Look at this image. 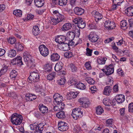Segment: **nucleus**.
Here are the masks:
<instances>
[{
    "mask_svg": "<svg viewBox=\"0 0 133 133\" xmlns=\"http://www.w3.org/2000/svg\"><path fill=\"white\" fill-rule=\"evenodd\" d=\"M23 119L21 115L15 113L11 116V120L13 124L19 125L22 123Z\"/></svg>",
    "mask_w": 133,
    "mask_h": 133,
    "instance_id": "1",
    "label": "nucleus"
},
{
    "mask_svg": "<svg viewBox=\"0 0 133 133\" xmlns=\"http://www.w3.org/2000/svg\"><path fill=\"white\" fill-rule=\"evenodd\" d=\"M83 112L81 111L80 108H76L72 110V116L75 119H77L83 116Z\"/></svg>",
    "mask_w": 133,
    "mask_h": 133,
    "instance_id": "2",
    "label": "nucleus"
},
{
    "mask_svg": "<svg viewBox=\"0 0 133 133\" xmlns=\"http://www.w3.org/2000/svg\"><path fill=\"white\" fill-rule=\"evenodd\" d=\"M39 74L33 71L30 73V75L28 79V81L30 83L32 82H36L39 81Z\"/></svg>",
    "mask_w": 133,
    "mask_h": 133,
    "instance_id": "3",
    "label": "nucleus"
},
{
    "mask_svg": "<svg viewBox=\"0 0 133 133\" xmlns=\"http://www.w3.org/2000/svg\"><path fill=\"white\" fill-rule=\"evenodd\" d=\"M54 98L55 101V103L57 105H61V108L64 107V104L63 102V97L62 96H60L59 94H55L53 96Z\"/></svg>",
    "mask_w": 133,
    "mask_h": 133,
    "instance_id": "4",
    "label": "nucleus"
},
{
    "mask_svg": "<svg viewBox=\"0 0 133 133\" xmlns=\"http://www.w3.org/2000/svg\"><path fill=\"white\" fill-rule=\"evenodd\" d=\"M64 17L63 15L60 14L56 18L51 17V22L52 24H56L60 22L63 21Z\"/></svg>",
    "mask_w": 133,
    "mask_h": 133,
    "instance_id": "5",
    "label": "nucleus"
},
{
    "mask_svg": "<svg viewBox=\"0 0 133 133\" xmlns=\"http://www.w3.org/2000/svg\"><path fill=\"white\" fill-rule=\"evenodd\" d=\"M38 49L40 54L43 56L46 57L49 55V50L45 45L42 44L39 45Z\"/></svg>",
    "mask_w": 133,
    "mask_h": 133,
    "instance_id": "6",
    "label": "nucleus"
},
{
    "mask_svg": "<svg viewBox=\"0 0 133 133\" xmlns=\"http://www.w3.org/2000/svg\"><path fill=\"white\" fill-rule=\"evenodd\" d=\"M99 38V36L95 32H90L89 35L88 37L89 40L92 43L96 42Z\"/></svg>",
    "mask_w": 133,
    "mask_h": 133,
    "instance_id": "7",
    "label": "nucleus"
},
{
    "mask_svg": "<svg viewBox=\"0 0 133 133\" xmlns=\"http://www.w3.org/2000/svg\"><path fill=\"white\" fill-rule=\"evenodd\" d=\"M102 70L107 75H110L114 73V69L113 66L110 65L109 66H106L104 69H102Z\"/></svg>",
    "mask_w": 133,
    "mask_h": 133,
    "instance_id": "8",
    "label": "nucleus"
},
{
    "mask_svg": "<svg viewBox=\"0 0 133 133\" xmlns=\"http://www.w3.org/2000/svg\"><path fill=\"white\" fill-rule=\"evenodd\" d=\"M104 25L105 27L108 30L113 29L115 28V23L113 22H111L109 20L105 21Z\"/></svg>",
    "mask_w": 133,
    "mask_h": 133,
    "instance_id": "9",
    "label": "nucleus"
},
{
    "mask_svg": "<svg viewBox=\"0 0 133 133\" xmlns=\"http://www.w3.org/2000/svg\"><path fill=\"white\" fill-rule=\"evenodd\" d=\"M58 127L59 129L62 131H65L68 129L67 124L64 122H60L58 124Z\"/></svg>",
    "mask_w": 133,
    "mask_h": 133,
    "instance_id": "10",
    "label": "nucleus"
},
{
    "mask_svg": "<svg viewBox=\"0 0 133 133\" xmlns=\"http://www.w3.org/2000/svg\"><path fill=\"white\" fill-rule=\"evenodd\" d=\"M66 40V37L65 36L62 35L56 36L55 37V41L59 44H62Z\"/></svg>",
    "mask_w": 133,
    "mask_h": 133,
    "instance_id": "11",
    "label": "nucleus"
},
{
    "mask_svg": "<svg viewBox=\"0 0 133 133\" xmlns=\"http://www.w3.org/2000/svg\"><path fill=\"white\" fill-rule=\"evenodd\" d=\"M92 14L94 16L95 20L97 22L101 19L103 17L101 14L96 10L93 11L92 12Z\"/></svg>",
    "mask_w": 133,
    "mask_h": 133,
    "instance_id": "12",
    "label": "nucleus"
},
{
    "mask_svg": "<svg viewBox=\"0 0 133 133\" xmlns=\"http://www.w3.org/2000/svg\"><path fill=\"white\" fill-rule=\"evenodd\" d=\"M22 58L20 56H18L13 59L12 62L14 64H17L21 65L23 64L22 60Z\"/></svg>",
    "mask_w": 133,
    "mask_h": 133,
    "instance_id": "13",
    "label": "nucleus"
},
{
    "mask_svg": "<svg viewBox=\"0 0 133 133\" xmlns=\"http://www.w3.org/2000/svg\"><path fill=\"white\" fill-rule=\"evenodd\" d=\"M115 99L118 104L122 103L125 100V96L122 94L117 95L115 97Z\"/></svg>",
    "mask_w": 133,
    "mask_h": 133,
    "instance_id": "14",
    "label": "nucleus"
},
{
    "mask_svg": "<svg viewBox=\"0 0 133 133\" xmlns=\"http://www.w3.org/2000/svg\"><path fill=\"white\" fill-rule=\"evenodd\" d=\"M77 94L76 92L71 91L68 92L67 94V99L69 100L73 99L77 97Z\"/></svg>",
    "mask_w": 133,
    "mask_h": 133,
    "instance_id": "15",
    "label": "nucleus"
},
{
    "mask_svg": "<svg viewBox=\"0 0 133 133\" xmlns=\"http://www.w3.org/2000/svg\"><path fill=\"white\" fill-rule=\"evenodd\" d=\"M74 13L78 15H80L83 14L84 12V10L80 8L75 7L74 9Z\"/></svg>",
    "mask_w": 133,
    "mask_h": 133,
    "instance_id": "16",
    "label": "nucleus"
},
{
    "mask_svg": "<svg viewBox=\"0 0 133 133\" xmlns=\"http://www.w3.org/2000/svg\"><path fill=\"white\" fill-rule=\"evenodd\" d=\"M15 48L18 51H22L24 48V45L19 42H16L15 44Z\"/></svg>",
    "mask_w": 133,
    "mask_h": 133,
    "instance_id": "17",
    "label": "nucleus"
},
{
    "mask_svg": "<svg viewBox=\"0 0 133 133\" xmlns=\"http://www.w3.org/2000/svg\"><path fill=\"white\" fill-rule=\"evenodd\" d=\"M38 107L40 111L42 113H46L48 112V108L43 104H39Z\"/></svg>",
    "mask_w": 133,
    "mask_h": 133,
    "instance_id": "18",
    "label": "nucleus"
},
{
    "mask_svg": "<svg viewBox=\"0 0 133 133\" xmlns=\"http://www.w3.org/2000/svg\"><path fill=\"white\" fill-rule=\"evenodd\" d=\"M26 99L28 101H32L37 98V96L35 95L32 94H27L25 96Z\"/></svg>",
    "mask_w": 133,
    "mask_h": 133,
    "instance_id": "19",
    "label": "nucleus"
},
{
    "mask_svg": "<svg viewBox=\"0 0 133 133\" xmlns=\"http://www.w3.org/2000/svg\"><path fill=\"white\" fill-rule=\"evenodd\" d=\"M71 24L69 23H66L64 24L62 28L63 31H67L71 29L72 27Z\"/></svg>",
    "mask_w": 133,
    "mask_h": 133,
    "instance_id": "20",
    "label": "nucleus"
},
{
    "mask_svg": "<svg viewBox=\"0 0 133 133\" xmlns=\"http://www.w3.org/2000/svg\"><path fill=\"white\" fill-rule=\"evenodd\" d=\"M111 88L110 86H107L105 87L103 91V93L106 95H109L111 92Z\"/></svg>",
    "mask_w": 133,
    "mask_h": 133,
    "instance_id": "21",
    "label": "nucleus"
},
{
    "mask_svg": "<svg viewBox=\"0 0 133 133\" xmlns=\"http://www.w3.org/2000/svg\"><path fill=\"white\" fill-rule=\"evenodd\" d=\"M60 56L57 53L52 54L51 56V60L53 61L58 60L60 58Z\"/></svg>",
    "mask_w": 133,
    "mask_h": 133,
    "instance_id": "22",
    "label": "nucleus"
},
{
    "mask_svg": "<svg viewBox=\"0 0 133 133\" xmlns=\"http://www.w3.org/2000/svg\"><path fill=\"white\" fill-rule=\"evenodd\" d=\"M35 5L38 7H40L43 6L44 3V0H34Z\"/></svg>",
    "mask_w": 133,
    "mask_h": 133,
    "instance_id": "23",
    "label": "nucleus"
},
{
    "mask_svg": "<svg viewBox=\"0 0 133 133\" xmlns=\"http://www.w3.org/2000/svg\"><path fill=\"white\" fill-rule=\"evenodd\" d=\"M60 48L61 49L64 51H67L70 49L69 45L67 43H64L62 44Z\"/></svg>",
    "mask_w": 133,
    "mask_h": 133,
    "instance_id": "24",
    "label": "nucleus"
},
{
    "mask_svg": "<svg viewBox=\"0 0 133 133\" xmlns=\"http://www.w3.org/2000/svg\"><path fill=\"white\" fill-rule=\"evenodd\" d=\"M125 12L128 16H133V5L126 9Z\"/></svg>",
    "mask_w": 133,
    "mask_h": 133,
    "instance_id": "25",
    "label": "nucleus"
},
{
    "mask_svg": "<svg viewBox=\"0 0 133 133\" xmlns=\"http://www.w3.org/2000/svg\"><path fill=\"white\" fill-rule=\"evenodd\" d=\"M63 65V64L61 62L57 63L54 67L55 70V71H58L62 69Z\"/></svg>",
    "mask_w": 133,
    "mask_h": 133,
    "instance_id": "26",
    "label": "nucleus"
},
{
    "mask_svg": "<svg viewBox=\"0 0 133 133\" xmlns=\"http://www.w3.org/2000/svg\"><path fill=\"white\" fill-rule=\"evenodd\" d=\"M28 52H24L23 56L24 61L25 62H27L28 64H29V62L31 61V60H30L31 56L29 55H28Z\"/></svg>",
    "mask_w": 133,
    "mask_h": 133,
    "instance_id": "27",
    "label": "nucleus"
},
{
    "mask_svg": "<svg viewBox=\"0 0 133 133\" xmlns=\"http://www.w3.org/2000/svg\"><path fill=\"white\" fill-rule=\"evenodd\" d=\"M56 116L58 118L60 119H64L66 117L65 112L63 111L57 113L56 114Z\"/></svg>",
    "mask_w": 133,
    "mask_h": 133,
    "instance_id": "28",
    "label": "nucleus"
},
{
    "mask_svg": "<svg viewBox=\"0 0 133 133\" xmlns=\"http://www.w3.org/2000/svg\"><path fill=\"white\" fill-rule=\"evenodd\" d=\"M69 66L72 72H75L78 71V67L76 65L72 63H71L69 64Z\"/></svg>",
    "mask_w": 133,
    "mask_h": 133,
    "instance_id": "29",
    "label": "nucleus"
},
{
    "mask_svg": "<svg viewBox=\"0 0 133 133\" xmlns=\"http://www.w3.org/2000/svg\"><path fill=\"white\" fill-rule=\"evenodd\" d=\"M16 54V51L14 49H11L8 51V56L10 57H15Z\"/></svg>",
    "mask_w": 133,
    "mask_h": 133,
    "instance_id": "30",
    "label": "nucleus"
},
{
    "mask_svg": "<svg viewBox=\"0 0 133 133\" xmlns=\"http://www.w3.org/2000/svg\"><path fill=\"white\" fill-rule=\"evenodd\" d=\"M67 35L69 40H73L75 36V33L72 31H69L67 32Z\"/></svg>",
    "mask_w": 133,
    "mask_h": 133,
    "instance_id": "31",
    "label": "nucleus"
},
{
    "mask_svg": "<svg viewBox=\"0 0 133 133\" xmlns=\"http://www.w3.org/2000/svg\"><path fill=\"white\" fill-rule=\"evenodd\" d=\"M32 31L33 34L35 36L37 35L39 33V30L38 26L37 25L33 26Z\"/></svg>",
    "mask_w": 133,
    "mask_h": 133,
    "instance_id": "32",
    "label": "nucleus"
},
{
    "mask_svg": "<svg viewBox=\"0 0 133 133\" xmlns=\"http://www.w3.org/2000/svg\"><path fill=\"white\" fill-rule=\"evenodd\" d=\"M66 81V79L65 78L62 77L61 79L57 80V83L59 85H64L65 84Z\"/></svg>",
    "mask_w": 133,
    "mask_h": 133,
    "instance_id": "33",
    "label": "nucleus"
},
{
    "mask_svg": "<svg viewBox=\"0 0 133 133\" xmlns=\"http://www.w3.org/2000/svg\"><path fill=\"white\" fill-rule=\"evenodd\" d=\"M18 75L17 71L15 70H12L10 74V76L12 79L15 78Z\"/></svg>",
    "mask_w": 133,
    "mask_h": 133,
    "instance_id": "34",
    "label": "nucleus"
},
{
    "mask_svg": "<svg viewBox=\"0 0 133 133\" xmlns=\"http://www.w3.org/2000/svg\"><path fill=\"white\" fill-rule=\"evenodd\" d=\"M113 119H109L106 121V125L107 127H112L113 126Z\"/></svg>",
    "mask_w": 133,
    "mask_h": 133,
    "instance_id": "35",
    "label": "nucleus"
},
{
    "mask_svg": "<svg viewBox=\"0 0 133 133\" xmlns=\"http://www.w3.org/2000/svg\"><path fill=\"white\" fill-rule=\"evenodd\" d=\"M106 58H104L100 57L97 59V62L100 64H104L106 61Z\"/></svg>",
    "mask_w": 133,
    "mask_h": 133,
    "instance_id": "36",
    "label": "nucleus"
},
{
    "mask_svg": "<svg viewBox=\"0 0 133 133\" xmlns=\"http://www.w3.org/2000/svg\"><path fill=\"white\" fill-rule=\"evenodd\" d=\"M22 11L20 10H17L14 11L13 13L17 17H20L22 15Z\"/></svg>",
    "mask_w": 133,
    "mask_h": 133,
    "instance_id": "37",
    "label": "nucleus"
},
{
    "mask_svg": "<svg viewBox=\"0 0 133 133\" xmlns=\"http://www.w3.org/2000/svg\"><path fill=\"white\" fill-rule=\"evenodd\" d=\"M56 76L55 72H52L49 74L47 76V79L51 81L54 79Z\"/></svg>",
    "mask_w": 133,
    "mask_h": 133,
    "instance_id": "38",
    "label": "nucleus"
},
{
    "mask_svg": "<svg viewBox=\"0 0 133 133\" xmlns=\"http://www.w3.org/2000/svg\"><path fill=\"white\" fill-rule=\"evenodd\" d=\"M76 86L77 88L82 90L84 89L86 87L85 85L81 83H79L77 84Z\"/></svg>",
    "mask_w": 133,
    "mask_h": 133,
    "instance_id": "39",
    "label": "nucleus"
},
{
    "mask_svg": "<svg viewBox=\"0 0 133 133\" xmlns=\"http://www.w3.org/2000/svg\"><path fill=\"white\" fill-rule=\"evenodd\" d=\"M78 26L79 28L83 29L84 28L86 25L85 22L83 21L82 18L80 22H79L78 24Z\"/></svg>",
    "mask_w": 133,
    "mask_h": 133,
    "instance_id": "40",
    "label": "nucleus"
},
{
    "mask_svg": "<svg viewBox=\"0 0 133 133\" xmlns=\"http://www.w3.org/2000/svg\"><path fill=\"white\" fill-rule=\"evenodd\" d=\"M103 111V109L100 106H98L96 109V113L98 115L101 114Z\"/></svg>",
    "mask_w": 133,
    "mask_h": 133,
    "instance_id": "41",
    "label": "nucleus"
},
{
    "mask_svg": "<svg viewBox=\"0 0 133 133\" xmlns=\"http://www.w3.org/2000/svg\"><path fill=\"white\" fill-rule=\"evenodd\" d=\"M44 68L45 71L50 72L51 70V65L49 64H46L44 66Z\"/></svg>",
    "mask_w": 133,
    "mask_h": 133,
    "instance_id": "42",
    "label": "nucleus"
},
{
    "mask_svg": "<svg viewBox=\"0 0 133 133\" xmlns=\"http://www.w3.org/2000/svg\"><path fill=\"white\" fill-rule=\"evenodd\" d=\"M120 25L122 28H123L125 27L126 29L127 27L128 24L126 20H123L121 21L120 23Z\"/></svg>",
    "mask_w": 133,
    "mask_h": 133,
    "instance_id": "43",
    "label": "nucleus"
},
{
    "mask_svg": "<svg viewBox=\"0 0 133 133\" xmlns=\"http://www.w3.org/2000/svg\"><path fill=\"white\" fill-rule=\"evenodd\" d=\"M87 82L90 84H95V81L94 79L90 77H86L85 78Z\"/></svg>",
    "mask_w": 133,
    "mask_h": 133,
    "instance_id": "44",
    "label": "nucleus"
},
{
    "mask_svg": "<svg viewBox=\"0 0 133 133\" xmlns=\"http://www.w3.org/2000/svg\"><path fill=\"white\" fill-rule=\"evenodd\" d=\"M64 56L67 58H70L73 56V55L72 52L70 51L66 52L64 53Z\"/></svg>",
    "mask_w": 133,
    "mask_h": 133,
    "instance_id": "45",
    "label": "nucleus"
},
{
    "mask_svg": "<svg viewBox=\"0 0 133 133\" xmlns=\"http://www.w3.org/2000/svg\"><path fill=\"white\" fill-rule=\"evenodd\" d=\"M67 2V0H59L58 4L60 6H63L66 4Z\"/></svg>",
    "mask_w": 133,
    "mask_h": 133,
    "instance_id": "46",
    "label": "nucleus"
},
{
    "mask_svg": "<svg viewBox=\"0 0 133 133\" xmlns=\"http://www.w3.org/2000/svg\"><path fill=\"white\" fill-rule=\"evenodd\" d=\"M54 110L55 111H58L60 110H62L63 109L64 107L62 109L61 108V105H57L55 106H53Z\"/></svg>",
    "mask_w": 133,
    "mask_h": 133,
    "instance_id": "47",
    "label": "nucleus"
},
{
    "mask_svg": "<svg viewBox=\"0 0 133 133\" xmlns=\"http://www.w3.org/2000/svg\"><path fill=\"white\" fill-rule=\"evenodd\" d=\"M16 41V38L14 37H11L9 38L8 41L11 44H13Z\"/></svg>",
    "mask_w": 133,
    "mask_h": 133,
    "instance_id": "48",
    "label": "nucleus"
},
{
    "mask_svg": "<svg viewBox=\"0 0 133 133\" xmlns=\"http://www.w3.org/2000/svg\"><path fill=\"white\" fill-rule=\"evenodd\" d=\"M85 66L86 69L88 70H91V67L90 65V62L89 61L85 63L84 64Z\"/></svg>",
    "mask_w": 133,
    "mask_h": 133,
    "instance_id": "49",
    "label": "nucleus"
},
{
    "mask_svg": "<svg viewBox=\"0 0 133 133\" xmlns=\"http://www.w3.org/2000/svg\"><path fill=\"white\" fill-rule=\"evenodd\" d=\"M43 125L42 124H40L37 126V132H39V133H42V132L43 130Z\"/></svg>",
    "mask_w": 133,
    "mask_h": 133,
    "instance_id": "50",
    "label": "nucleus"
},
{
    "mask_svg": "<svg viewBox=\"0 0 133 133\" xmlns=\"http://www.w3.org/2000/svg\"><path fill=\"white\" fill-rule=\"evenodd\" d=\"M88 99L86 98L82 97L79 98L78 100V101L82 105L84 102H85Z\"/></svg>",
    "mask_w": 133,
    "mask_h": 133,
    "instance_id": "51",
    "label": "nucleus"
},
{
    "mask_svg": "<svg viewBox=\"0 0 133 133\" xmlns=\"http://www.w3.org/2000/svg\"><path fill=\"white\" fill-rule=\"evenodd\" d=\"M90 102L88 99L82 105V107L85 108H88L90 105Z\"/></svg>",
    "mask_w": 133,
    "mask_h": 133,
    "instance_id": "52",
    "label": "nucleus"
},
{
    "mask_svg": "<svg viewBox=\"0 0 133 133\" xmlns=\"http://www.w3.org/2000/svg\"><path fill=\"white\" fill-rule=\"evenodd\" d=\"M87 52L86 53V55L88 56H91L92 55V50L88 48H87L86 49Z\"/></svg>",
    "mask_w": 133,
    "mask_h": 133,
    "instance_id": "53",
    "label": "nucleus"
},
{
    "mask_svg": "<svg viewBox=\"0 0 133 133\" xmlns=\"http://www.w3.org/2000/svg\"><path fill=\"white\" fill-rule=\"evenodd\" d=\"M82 19V18H75L72 21L75 24H77L78 25L79 22H80L81 20Z\"/></svg>",
    "mask_w": 133,
    "mask_h": 133,
    "instance_id": "54",
    "label": "nucleus"
},
{
    "mask_svg": "<svg viewBox=\"0 0 133 133\" xmlns=\"http://www.w3.org/2000/svg\"><path fill=\"white\" fill-rule=\"evenodd\" d=\"M35 90L37 92H41L42 91V86L39 85H36L35 86Z\"/></svg>",
    "mask_w": 133,
    "mask_h": 133,
    "instance_id": "55",
    "label": "nucleus"
},
{
    "mask_svg": "<svg viewBox=\"0 0 133 133\" xmlns=\"http://www.w3.org/2000/svg\"><path fill=\"white\" fill-rule=\"evenodd\" d=\"M129 111L130 112H133V103L129 104L128 105Z\"/></svg>",
    "mask_w": 133,
    "mask_h": 133,
    "instance_id": "56",
    "label": "nucleus"
},
{
    "mask_svg": "<svg viewBox=\"0 0 133 133\" xmlns=\"http://www.w3.org/2000/svg\"><path fill=\"white\" fill-rule=\"evenodd\" d=\"M123 1V0H113V2L114 4H117L119 5Z\"/></svg>",
    "mask_w": 133,
    "mask_h": 133,
    "instance_id": "57",
    "label": "nucleus"
},
{
    "mask_svg": "<svg viewBox=\"0 0 133 133\" xmlns=\"http://www.w3.org/2000/svg\"><path fill=\"white\" fill-rule=\"evenodd\" d=\"M114 38L113 37L110 38L105 39L104 42L105 43H107L114 40Z\"/></svg>",
    "mask_w": 133,
    "mask_h": 133,
    "instance_id": "58",
    "label": "nucleus"
},
{
    "mask_svg": "<svg viewBox=\"0 0 133 133\" xmlns=\"http://www.w3.org/2000/svg\"><path fill=\"white\" fill-rule=\"evenodd\" d=\"M69 83H70L71 85H76L77 84L76 80L75 79H70Z\"/></svg>",
    "mask_w": 133,
    "mask_h": 133,
    "instance_id": "59",
    "label": "nucleus"
},
{
    "mask_svg": "<svg viewBox=\"0 0 133 133\" xmlns=\"http://www.w3.org/2000/svg\"><path fill=\"white\" fill-rule=\"evenodd\" d=\"M103 103L105 105L109 106L110 105V103L109 102L108 99L105 98L103 99Z\"/></svg>",
    "mask_w": 133,
    "mask_h": 133,
    "instance_id": "60",
    "label": "nucleus"
},
{
    "mask_svg": "<svg viewBox=\"0 0 133 133\" xmlns=\"http://www.w3.org/2000/svg\"><path fill=\"white\" fill-rule=\"evenodd\" d=\"M129 28L133 26V19L131 18L128 20Z\"/></svg>",
    "mask_w": 133,
    "mask_h": 133,
    "instance_id": "61",
    "label": "nucleus"
},
{
    "mask_svg": "<svg viewBox=\"0 0 133 133\" xmlns=\"http://www.w3.org/2000/svg\"><path fill=\"white\" fill-rule=\"evenodd\" d=\"M117 72L120 75L123 76L124 75V73L121 68H120L118 69L117 70Z\"/></svg>",
    "mask_w": 133,
    "mask_h": 133,
    "instance_id": "62",
    "label": "nucleus"
},
{
    "mask_svg": "<svg viewBox=\"0 0 133 133\" xmlns=\"http://www.w3.org/2000/svg\"><path fill=\"white\" fill-rule=\"evenodd\" d=\"M5 53V51L4 49L0 48V57L3 56Z\"/></svg>",
    "mask_w": 133,
    "mask_h": 133,
    "instance_id": "63",
    "label": "nucleus"
},
{
    "mask_svg": "<svg viewBox=\"0 0 133 133\" xmlns=\"http://www.w3.org/2000/svg\"><path fill=\"white\" fill-rule=\"evenodd\" d=\"M73 130L75 131L74 132L77 133L81 130V128L78 126H76L74 129Z\"/></svg>",
    "mask_w": 133,
    "mask_h": 133,
    "instance_id": "64",
    "label": "nucleus"
}]
</instances>
